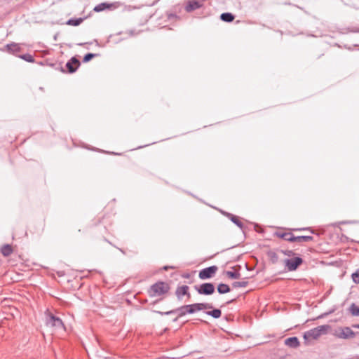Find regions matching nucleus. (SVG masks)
Instances as JSON below:
<instances>
[{
    "instance_id": "f257e3e1",
    "label": "nucleus",
    "mask_w": 359,
    "mask_h": 359,
    "mask_svg": "<svg viewBox=\"0 0 359 359\" xmlns=\"http://www.w3.org/2000/svg\"><path fill=\"white\" fill-rule=\"evenodd\" d=\"M329 329L330 325H328L318 326L315 328L311 329L305 332L304 334V339L305 341H309L311 339H317L321 335L326 334Z\"/></svg>"
},
{
    "instance_id": "f03ea898",
    "label": "nucleus",
    "mask_w": 359,
    "mask_h": 359,
    "mask_svg": "<svg viewBox=\"0 0 359 359\" xmlns=\"http://www.w3.org/2000/svg\"><path fill=\"white\" fill-rule=\"evenodd\" d=\"M276 235L278 237L284 239L289 242H309L313 241V238L311 236H295L290 232H277Z\"/></svg>"
},
{
    "instance_id": "7ed1b4c3",
    "label": "nucleus",
    "mask_w": 359,
    "mask_h": 359,
    "mask_svg": "<svg viewBox=\"0 0 359 359\" xmlns=\"http://www.w3.org/2000/svg\"><path fill=\"white\" fill-rule=\"evenodd\" d=\"M170 289L169 285L165 282H157L153 284L149 289V294L151 297L156 295H162L168 292Z\"/></svg>"
},
{
    "instance_id": "20e7f679",
    "label": "nucleus",
    "mask_w": 359,
    "mask_h": 359,
    "mask_svg": "<svg viewBox=\"0 0 359 359\" xmlns=\"http://www.w3.org/2000/svg\"><path fill=\"white\" fill-rule=\"evenodd\" d=\"M154 312L157 313L158 314H159L161 316H169L171 314H176L177 316H176V318H175L172 320L173 322H176L178 320L179 318L186 316L187 314H189L187 305H183L177 309H175L166 311V312L158 311H154Z\"/></svg>"
},
{
    "instance_id": "39448f33",
    "label": "nucleus",
    "mask_w": 359,
    "mask_h": 359,
    "mask_svg": "<svg viewBox=\"0 0 359 359\" xmlns=\"http://www.w3.org/2000/svg\"><path fill=\"white\" fill-rule=\"evenodd\" d=\"M194 289L200 294L210 295L215 292V286L212 283H204L199 285H195Z\"/></svg>"
},
{
    "instance_id": "423d86ee",
    "label": "nucleus",
    "mask_w": 359,
    "mask_h": 359,
    "mask_svg": "<svg viewBox=\"0 0 359 359\" xmlns=\"http://www.w3.org/2000/svg\"><path fill=\"white\" fill-rule=\"evenodd\" d=\"M303 259L300 257H295L291 259H286L284 261L285 268L288 271H296L298 267L302 264Z\"/></svg>"
},
{
    "instance_id": "0eeeda50",
    "label": "nucleus",
    "mask_w": 359,
    "mask_h": 359,
    "mask_svg": "<svg viewBox=\"0 0 359 359\" xmlns=\"http://www.w3.org/2000/svg\"><path fill=\"white\" fill-rule=\"evenodd\" d=\"M189 314L195 313L197 311L210 309L213 308L212 304L210 303H194L192 304H187Z\"/></svg>"
},
{
    "instance_id": "6e6552de",
    "label": "nucleus",
    "mask_w": 359,
    "mask_h": 359,
    "mask_svg": "<svg viewBox=\"0 0 359 359\" xmlns=\"http://www.w3.org/2000/svg\"><path fill=\"white\" fill-rule=\"evenodd\" d=\"M46 325L54 327L57 329H65V325L62 320L60 318L55 316L52 313L47 314Z\"/></svg>"
},
{
    "instance_id": "1a4fd4ad",
    "label": "nucleus",
    "mask_w": 359,
    "mask_h": 359,
    "mask_svg": "<svg viewBox=\"0 0 359 359\" xmlns=\"http://www.w3.org/2000/svg\"><path fill=\"white\" fill-rule=\"evenodd\" d=\"M358 333L354 332L349 327H341L336 336L339 339H352L354 338Z\"/></svg>"
},
{
    "instance_id": "9d476101",
    "label": "nucleus",
    "mask_w": 359,
    "mask_h": 359,
    "mask_svg": "<svg viewBox=\"0 0 359 359\" xmlns=\"http://www.w3.org/2000/svg\"><path fill=\"white\" fill-rule=\"evenodd\" d=\"M217 266H211L207 268H205L200 271L198 277L201 280L209 279L212 278L217 271Z\"/></svg>"
},
{
    "instance_id": "9b49d317",
    "label": "nucleus",
    "mask_w": 359,
    "mask_h": 359,
    "mask_svg": "<svg viewBox=\"0 0 359 359\" xmlns=\"http://www.w3.org/2000/svg\"><path fill=\"white\" fill-rule=\"evenodd\" d=\"M80 65H81L80 61L76 57H72L66 63V67L67 68L68 72L70 74H72V73H74L77 70V69L79 67Z\"/></svg>"
},
{
    "instance_id": "f8f14e48",
    "label": "nucleus",
    "mask_w": 359,
    "mask_h": 359,
    "mask_svg": "<svg viewBox=\"0 0 359 359\" xmlns=\"http://www.w3.org/2000/svg\"><path fill=\"white\" fill-rule=\"evenodd\" d=\"M117 4H118L117 2L111 3V4L107 3V2L100 3L94 7L93 11L95 12L99 13V12H102L107 9H108V10L114 9L118 7Z\"/></svg>"
},
{
    "instance_id": "ddd939ff",
    "label": "nucleus",
    "mask_w": 359,
    "mask_h": 359,
    "mask_svg": "<svg viewBox=\"0 0 359 359\" xmlns=\"http://www.w3.org/2000/svg\"><path fill=\"white\" fill-rule=\"evenodd\" d=\"M189 287L187 285L178 286L175 290V295L178 300H182L183 296L186 295L190 298L191 295L189 292Z\"/></svg>"
},
{
    "instance_id": "4468645a",
    "label": "nucleus",
    "mask_w": 359,
    "mask_h": 359,
    "mask_svg": "<svg viewBox=\"0 0 359 359\" xmlns=\"http://www.w3.org/2000/svg\"><path fill=\"white\" fill-rule=\"evenodd\" d=\"M203 6V4L197 0H189L185 6V11L188 13L198 9Z\"/></svg>"
},
{
    "instance_id": "2eb2a0df",
    "label": "nucleus",
    "mask_w": 359,
    "mask_h": 359,
    "mask_svg": "<svg viewBox=\"0 0 359 359\" xmlns=\"http://www.w3.org/2000/svg\"><path fill=\"white\" fill-rule=\"evenodd\" d=\"M222 213L226 216L233 224H235L240 229H243L244 225L243 222L239 219V217L233 215V214H231L229 212H226L224 211H222Z\"/></svg>"
},
{
    "instance_id": "dca6fc26",
    "label": "nucleus",
    "mask_w": 359,
    "mask_h": 359,
    "mask_svg": "<svg viewBox=\"0 0 359 359\" xmlns=\"http://www.w3.org/2000/svg\"><path fill=\"white\" fill-rule=\"evenodd\" d=\"M285 344L290 348H297L299 346V341L297 337H291L285 340Z\"/></svg>"
},
{
    "instance_id": "f3484780",
    "label": "nucleus",
    "mask_w": 359,
    "mask_h": 359,
    "mask_svg": "<svg viewBox=\"0 0 359 359\" xmlns=\"http://www.w3.org/2000/svg\"><path fill=\"white\" fill-rule=\"evenodd\" d=\"M0 251L4 257H8L13 253V248L11 245L5 244L1 248Z\"/></svg>"
},
{
    "instance_id": "a211bd4d",
    "label": "nucleus",
    "mask_w": 359,
    "mask_h": 359,
    "mask_svg": "<svg viewBox=\"0 0 359 359\" xmlns=\"http://www.w3.org/2000/svg\"><path fill=\"white\" fill-rule=\"evenodd\" d=\"M6 48L8 53H16L20 51V48L18 44L12 43L7 44Z\"/></svg>"
},
{
    "instance_id": "6ab92c4d",
    "label": "nucleus",
    "mask_w": 359,
    "mask_h": 359,
    "mask_svg": "<svg viewBox=\"0 0 359 359\" xmlns=\"http://www.w3.org/2000/svg\"><path fill=\"white\" fill-rule=\"evenodd\" d=\"M220 19L226 22H231L234 20V15L231 13H223L220 15Z\"/></svg>"
},
{
    "instance_id": "aec40b11",
    "label": "nucleus",
    "mask_w": 359,
    "mask_h": 359,
    "mask_svg": "<svg viewBox=\"0 0 359 359\" xmlns=\"http://www.w3.org/2000/svg\"><path fill=\"white\" fill-rule=\"evenodd\" d=\"M231 289L229 286L225 283H219L217 285V292L219 294H226L230 292Z\"/></svg>"
},
{
    "instance_id": "412c9836",
    "label": "nucleus",
    "mask_w": 359,
    "mask_h": 359,
    "mask_svg": "<svg viewBox=\"0 0 359 359\" xmlns=\"http://www.w3.org/2000/svg\"><path fill=\"white\" fill-rule=\"evenodd\" d=\"M205 313L215 319L220 318L222 316V311L219 309H214L212 311H205Z\"/></svg>"
},
{
    "instance_id": "4be33fe9",
    "label": "nucleus",
    "mask_w": 359,
    "mask_h": 359,
    "mask_svg": "<svg viewBox=\"0 0 359 359\" xmlns=\"http://www.w3.org/2000/svg\"><path fill=\"white\" fill-rule=\"evenodd\" d=\"M83 19L81 18H71L67 20V25H72V26H78L83 22Z\"/></svg>"
},
{
    "instance_id": "5701e85b",
    "label": "nucleus",
    "mask_w": 359,
    "mask_h": 359,
    "mask_svg": "<svg viewBox=\"0 0 359 359\" xmlns=\"http://www.w3.org/2000/svg\"><path fill=\"white\" fill-rule=\"evenodd\" d=\"M349 311L353 316H359V307L354 303H353L349 307Z\"/></svg>"
},
{
    "instance_id": "b1692460",
    "label": "nucleus",
    "mask_w": 359,
    "mask_h": 359,
    "mask_svg": "<svg viewBox=\"0 0 359 359\" xmlns=\"http://www.w3.org/2000/svg\"><path fill=\"white\" fill-rule=\"evenodd\" d=\"M226 275L231 279H238L241 277V273L238 271H226Z\"/></svg>"
},
{
    "instance_id": "393cba45",
    "label": "nucleus",
    "mask_w": 359,
    "mask_h": 359,
    "mask_svg": "<svg viewBox=\"0 0 359 359\" xmlns=\"http://www.w3.org/2000/svg\"><path fill=\"white\" fill-rule=\"evenodd\" d=\"M248 285V281H236L232 283V286L234 288L245 287Z\"/></svg>"
},
{
    "instance_id": "a878e982",
    "label": "nucleus",
    "mask_w": 359,
    "mask_h": 359,
    "mask_svg": "<svg viewBox=\"0 0 359 359\" xmlns=\"http://www.w3.org/2000/svg\"><path fill=\"white\" fill-rule=\"evenodd\" d=\"M20 57L29 62H33L34 61L33 56L28 53L20 55Z\"/></svg>"
},
{
    "instance_id": "bb28decb",
    "label": "nucleus",
    "mask_w": 359,
    "mask_h": 359,
    "mask_svg": "<svg viewBox=\"0 0 359 359\" xmlns=\"http://www.w3.org/2000/svg\"><path fill=\"white\" fill-rule=\"evenodd\" d=\"M96 56H97V54H95V53H87L84 55V57L83 58V62H88Z\"/></svg>"
},
{
    "instance_id": "cd10ccee",
    "label": "nucleus",
    "mask_w": 359,
    "mask_h": 359,
    "mask_svg": "<svg viewBox=\"0 0 359 359\" xmlns=\"http://www.w3.org/2000/svg\"><path fill=\"white\" fill-rule=\"evenodd\" d=\"M351 277L355 283L359 284V269L352 273Z\"/></svg>"
},
{
    "instance_id": "c85d7f7f",
    "label": "nucleus",
    "mask_w": 359,
    "mask_h": 359,
    "mask_svg": "<svg viewBox=\"0 0 359 359\" xmlns=\"http://www.w3.org/2000/svg\"><path fill=\"white\" fill-rule=\"evenodd\" d=\"M281 252L285 255V256H287V257H292L294 255V252L292 251V250H281Z\"/></svg>"
},
{
    "instance_id": "c756f323",
    "label": "nucleus",
    "mask_w": 359,
    "mask_h": 359,
    "mask_svg": "<svg viewBox=\"0 0 359 359\" xmlns=\"http://www.w3.org/2000/svg\"><path fill=\"white\" fill-rule=\"evenodd\" d=\"M352 327H353V328H358V329H359V324H353V325H352Z\"/></svg>"
},
{
    "instance_id": "7c9ffc66",
    "label": "nucleus",
    "mask_w": 359,
    "mask_h": 359,
    "mask_svg": "<svg viewBox=\"0 0 359 359\" xmlns=\"http://www.w3.org/2000/svg\"><path fill=\"white\" fill-rule=\"evenodd\" d=\"M307 229L306 228H302V229H295L296 231H304V230H306Z\"/></svg>"
},
{
    "instance_id": "2f4dec72",
    "label": "nucleus",
    "mask_w": 359,
    "mask_h": 359,
    "mask_svg": "<svg viewBox=\"0 0 359 359\" xmlns=\"http://www.w3.org/2000/svg\"><path fill=\"white\" fill-rule=\"evenodd\" d=\"M173 17H175V15L170 14V15H169V16H168V18H169L170 19V18H173Z\"/></svg>"
},
{
    "instance_id": "473e14b6",
    "label": "nucleus",
    "mask_w": 359,
    "mask_h": 359,
    "mask_svg": "<svg viewBox=\"0 0 359 359\" xmlns=\"http://www.w3.org/2000/svg\"><path fill=\"white\" fill-rule=\"evenodd\" d=\"M234 301V299L229 300L226 302L227 304L232 303Z\"/></svg>"
},
{
    "instance_id": "72a5a7b5",
    "label": "nucleus",
    "mask_w": 359,
    "mask_h": 359,
    "mask_svg": "<svg viewBox=\"0 0 359 359\" xmlns=\"http://www.w3.org/2000/svg\"><path fill=\"white\" fill-rule=\"evenodd\" d=\"M333 311H334L333 310H332V311H329L328 313H325L324 315H325V316H327V315H328V314L332 313Z\"/></svg>"
},
{
    "instance_id": "f704fd0d",
    "label": "nucleus",
    "mask_w": 359,
    "mask_h": 359,
    "mask_svg": "<svg viewBox=\"0 0 359 359\" xmlns=\"http://www.w3.org/2000/svg\"><path fill=\"white\" fill-rule=\"evenodd\" d=\"M168 268H169V266H164V268H163V269H164L165 270H168Z\"/></svg>"
},
{
    "instance_id": "c9c22d12",
    "label": "nucleus",
    "mask_w": 359,
    "mask_h": 359,
    "mask_svg": "<svg viewBox=\"0 0 359 359\" xmlns=\"http://www.w3.org/2000/svg\"><path fill=\"white\" fill-rule=\"evenodd\" d=\"M83 44H84V43H79L78 45H79V46H83Z\"/></svg>"
}]
</instances>
